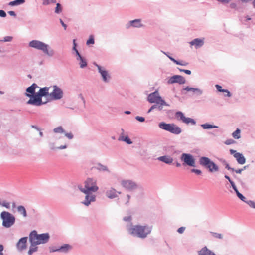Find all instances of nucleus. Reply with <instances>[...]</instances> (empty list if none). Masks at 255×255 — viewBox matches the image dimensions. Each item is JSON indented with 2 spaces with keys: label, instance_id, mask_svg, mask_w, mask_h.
I'll list each match as a JSON object with an SVG mask.
<instances>
[{
  "label": "nucleus",
  "instance_id": "nucleus-55",
  "mask_svg": "<svg viewBox=\"0 0 255 255\" xmlns=\"http://www.w3.org/2000/svg\"><path fill=\"white\" fill-rule=\"evenodd\" d=\"M231 184V186L232 187V188H233V189L234 190L235 193H237V191H239L237 187H236V185H235V183L234 181H233L232 182H231L230 183Z\"/></svg>",
  "mask_w": 255,
  "mask_h": 255
},
{
  "label": "nucleus",
  "instance_id": "nucleus-45",
  "mask_svg": "<svg viewBox=\"0 0 255 255\" xmlns=\"http://www.w3.org/2000/svg\"><path fill=\"white\" fill-rule=\"evenodd\" d=\"M246 204H247L250 207L255 209V202L252 200H246V202H245Z\"/></svg>",
  "mask_w": 255,
  "mask_h": 255
},
{
  "label": "nucleus",
  "instance_id": "nucleus-33",
  "mask_svg": "<svg viewBox=\"0 0 255 255\" xmlns=\"http://www.w3.org/2000/svg\"><path fill=\"white\" fill-rule=\"evenodd\" d=\"M94 168L100 171H109L106 166L104 165L101 163H98L96 166L94 167Z\"/></svg>",
  "mask_w": 255,
  "mask_h": 255
},
{
  "label": "nucleus",
  "instance_id": "nucleus-59",
  "mask_svg": "<svg viewBox=\"0 0 255 255\" xmlns=\"http://www.w3.org/2000/svg\"><path fill=\"white\" fill-rule=\"evenodd\" d=\"M216 0L222 4H227V3H229L232 0Z\"/></svg>",
  "mask_w": 255,
  "mask_h": 255
},
{
  "label": "nucleus",
  "instance_id": "nucleus-11",
  "mask_svg": "<svg viewBox=\"0 0 255 255\" xmlns=\"http://www.w3.org/2000/svg\"><path fill=\"white\" fill-rule=\"evenodd\" d=\"M81 192L86 194L85 200L82 202V203L86 206H88L91 202L96 201V196L92 194V192H85L83 190H79Z\"/></svg>",
  "mask_w": 255,
  "mask_h": 255
},
{
  "label": "nucleus",
  "instance_id": "nucleus-41",
  "mask_svg": "<svg viewBox=\"0 0 255 255\" xmlns=\"http://www.w3.org/2000/svg\"><path fill=\"white\" fill-rule=\"evenodd\" d=\"M95 43V40L94 36L91 35L89 36L88 39L86 41V44L89 45L91 44H94Z\"/></svg>",
  "mask_w": 255,
  "mask_h": 255
},
{
  "label": "nucleus",
  "instance_id": "nucleus-44",
  "mask_svg": "<svg viewBox=\"0 0 255 255\" xmlns=\"http://www.w3.org/2000/svg\"><path fill=\"white\" fill-rule=\"evenodd\" d=\"M38 250V247L35 246L32 247L31 246L30 247L29 250L28 252V254L29 255H31L34 252H36Z\"/></svg>",
  "mask_w": 255,
  "mask_h": 255
},
{
  "label": "nucleus",
  "instance_id": "nucleus-13",
  "mask_svg": "<svg viewBox=\"0 0 255 255\" xmlns=\"http://www.w3.org/2000/svg\"><path fill=\"white\" fill-rule=\"evenodd\" d=\"M229 152L236 158L238 164L243 165L246 163V158L242 153L237 152L236 150L234 149H230Z\"/></svg>",
  "mask_w": 255,
  "mask_h": 255
},
{
  "label": "nucleus",
  "instance_id": "nucleus-47",
  "mask_svg": "<svg viewBox=\"0 0 255 255\" xmlns=\"http://www.w3.org/2000/svg\"><path fill=\"white\" fill-rule=\"evenodd\" d=\"M191 172L195 173L196 174L198 175H200L202 174V171L197 169L193 168L191 170Z\"/></svg>",
  "mask_w": 255,
  "mask_h": 255
},
{
  "label": "nucleus",
  "instance_id": "nucleus-36",
  "mask_svg": "<svg viewBox=\"0 0 255 255\" xmlns=\"http://www.w3.org/2000/svg\"><path fill=\"white\" fill-rule=\"evenodd\" d=\"M220 161L225 165V167L227 170L231 171L232 172H234V168L230 166L229 164L227 162V161L224 159H220Z\"/></svg>",
  "mask_w": 255,
  "mask_h": 255
},
{
  "label": "nucleus",
  "instance_id": "nucleus-4",
  "mask_svg": "<svg viewBox=\"0 0 255 255\" xmlns=\"http://www.w3.org/2000/svg\"><path fill=\"white\" fill-rule=\"evenodd\" d=\"M84 183V188L81 185L78 186L79 190H83L85 192H96L99 189V187L97 185V180L94 178H87Z\"/></svg>",
  "mask_w": 255,
  "mask_h": 255
},
{
  "label": "nucleus",
  "instance_id": "nucleus-51",
  "mask_svg": "<svg viewBox=\"0 0 255 255\" xmlns=\"http://www.w3.org/2000/svg\"><path fill=\"white\" fill-rule=\"evenodd\" d=\"M215 87H216L217 90L219 92H226V91L224 90V89H223L222 86L216 84L215 85Z\"/></svg>",
  "mask_w": 255,
  "mask_h": 255
},
{
  "label": "nucleus",
  "instance_id": "nucleus-6",
  "mask_svg": "<svg viewBox=\"0 0 255 255\" xmlns=\"http://www.w3.org/2000/svg\"><path fill=\"white\" fill-rule=\"evenodd\" d=\"M158 126L161 129L175 135H178L182 132L181 128L174 123H166L161 122L159 123Z\"/></svg>",
  "mask_w": 255,
  "mask_h": 255
},
{
  "label": "nucleus",
  "instance_id": "nucleus-24",
  "mask_svg": "<svg viewBox=\"0 0 255 255\" xmlns=\"http://www.w3.org/2000/svg\"><path fill=\"white\" fill-rule=\"evenodd\" d=\"M159 95V94L157 90L155 91L148 95L147 97V100L150 103H155V102L156 101Z\"/></svg>",
  "mask_w": 255,
  "mask_h": 255
},
{
  "label": "nucleus",
  "instance_id": "nucleus-16",
  "mask_svg": "<svg viewBox=\"0 0 255 255\" xmlns=\"http://www.w3.org/2000/svg\"><path fill=\"white\" fill-rule=\"evenodd\" d=\"M50 239V235L48 233L40 234L38 235V240L33 244L38 245L41 244L47 243Z\"/></svg>",
  "mask_w": 255,
  "mask_h": 255
},
{
  "label": "nucleus",
  "instance_id": "nucleus-18",
  "mask_svg": "<svg viewBox=\"0 0 255 255\" xmlns=\"http://www.w3.org/2000/svg\"><path fill=\"white\" fill-rule=\"evenodd\" d=\"M143 26V25L141 23V20L140 19H136L130 20L126 24V28L127 29H129L131 27L134 28H140Z\"/></svg>",
  "mask_w": 255,
  "mask_h": 255
},
{
  "label": "nucleus",
  "instance_id": "nucleus-42",
  "mask_svg": "<svg viewBox=\"0 0 255 255\" xmlns=\"http://www.w3.org/2000/svg\"><path fill=\"white\" fill-rule=\"evenodd\" d=\"M210 234L215 238L222 239L223 238V235L220 233H218L214 232H210Z\"/></svg>",
  "mask_w": 255,
  "mask_h": 255
},
{
  "label": "nucleus",
  "instance_id": "nucleus-37",
  "mask_svg": "<svg viewBox=\"0 0 255 255\" xmlns=\"http://www.w3.org/2000/svg\"><path fill=\"white\" fill-rule=\"evenodd\" d=\"M241 130L239 128H237L235 131L232 133V136L235 139H239L241 138L240 135Z\"/></svg>",
  "mask_w": 255,
  "mask_h": 255
},
{
  "label": "nucleus",
  "instance_id": "nucleus-5",
  "mask_svg": "<svg viewBox=\"0 0 255 255\" xmlns=\"http://www.w3.org/2000/svg\"><path fill=\"white\" fill-rule=\"evenodd\" d=\"M199 163L200 165L207 169L209 172L213 173L219 170V166L207 157H201L199 158Z\"/></svg>",
  "mask_w": 255,
  "mask_h": 255
},
{
  "label": "nucleus",
  "instance_id": "nucleus-22",
  "mask_svg": "<svg viewBox=\"0 0 255 255\" xmlns=\"http://www.w3.org/2000/svg\"><path fill=\"white\" fill-rule=\"evenodd\" d=\"M39 234L35 230L32 231L29 234V242H30L31 246H35L36 245L33 244V242H35L37 241Z\"/></svg>",
  "mask_w": 255,
  "mask_h": 255
},
{
  "label": "nucleus",
  "instance_id": "nucleus-39",
  "mask_svg": "<svg viewBox=\"0 0 255 255\" xmlns=\"http://www.w3.org/2000/svg\"><path fill=\"white\" fill-rule=\"evenodd\" d=\"M53 131L55 133H62L65 132V130L64 129V128H63V127L62 126H59V127L54 128Z\"/></svg>",
  "mask_w": 255,
  "mask_h": 255
},
{
  "label": "nucleus",
  "instance_id": "nucleus-21",
  "mask_svg": "<svg viewBox=\"0 0 255 255\" xmlns=\"http://www.w3.org/2000/svg\"><path fill=\"white\" fill-rule=\"evenodd\" d=\"M121 194V192H118L115 189L111 188L106 192V196L110 199H114L118 197L117 194Z\"/></svg>",
  "mask_w": 255,
  "mask_h": 255
},
{
  "label": "nucleus",
  "instance_id": "nucleus-38",
  "mask_svg": "<svg viewBox=\"0 0 255 255\" xmlns=\"http://www.w3.org/2000/svg\"><path fill=\"white\" fill-rule=\"evenodd\" d=\"M63 10V7L60 3H56V6L55 8V13L56 14H59L62 12Z\"/></svg>",
  "mask_w": 255,
  "mask_h": 255
},
{
  "label": "nucleus",
  "instance_id": "nucleus-28",
  "mask_svg": "<svg viewBox=\"0 0 255 255\" xmlns=\"http://www.w3.org/2000/svg\"><path fill=\"white\" fill-rule=\"evenodd\" d=\"M17 210L19 214L22 215L23 217H27V211L25 208L22 205H19L17 207Z\"/></svg>",
  "mask_w": 255,
  "mask_h": 255
},
{
  "label": "nucleus",
  "instance_id": "nucleus-48",
  "mask_svg": "<svg viewBox=\"0 0 255 255\" xmlns=\"http://www.w3.org/2000/svg\"><path fill=\"white\" fill-rule=\"evenodd\" d=\"M1 205L7 209H9L10 207V203L6 202V201H4L2 203H1Z\"/></svg>",
  "mask_w": 255,
  "mask_h": 255
},
{
  "label": "nucleus",
  "instance_id": "nucleus-27",
  "mask_svg": "<svg viewBox=\"0 0 255 255\" xmlns=\"http://www.w3.org/2000/svg\"><path fill=\"white\" fill-rule=\"evenodd\" d=\"M191 45H194L196 48H198L204 45V41L199 38H196L190 42Z\"/></svg>",
  "mask_w": 255,
  "mask_h": 255
},
{
  "label": "nucleus",
  "instance_id": "nucleus-3",
  "mask_svg": "<svg viewBox=\"0 0 255 255\" xmlns=\"http://www.w3.org/2000/svg\"><path fill=\"white\" fill-rule=\"evenodd\" d=\"M29 46L41 50L50 57L52 56L54 54V51L51 49L48 44L38 40L31 41L29 43Z\"/></svg>",
  "mask_w": 255,
  "mask_h": 255
},
{
  "label": "nucleus",
  "instance_id": "nucleus-20",
  "mask_svg": "<svg viewBox=\"0 0 255 255\" xmlns=\"http://www.w3.org/2000/svg\"><path fill=\"white\" fill-rule=\"evenodd\" d=\"M157 160L164 162L168 165H171L173 163V158L170 156L164 155L157 158Z\"/></svg>",
  "mask_w": 255,
  "mask_h": 255
},
{
  "label": "nucleus",
  "instance_id": "nucleus-56",
  "mask_svg": "<svg viewBox=\"0 0 255 255\" xmlns=\"http://www.w3.org/2000/svg\"><path fill=\"white\" fill-rule=\"evenodd\" d=\"M158 106H159V105H158L157 104H154L148 110L147 113H150L154 109H158Z\"/></svg>",
  "mask_w": 255,
  "mask_h": 255
},
{
  "label": "nucleus",
  "instance_id": "nucleus-54",
  "mask_svg": "<svg viewBox=\"0 0 255 255\" xmlns=\"http://www.w3.org/2000/svg\"><path fill=\"white\" fill-rule=\"evenodd\" d=\"M224 143L226 145H231V144H232L235 143V141H234L232 139H229L226 140Z\"/></svg>",
  "mask_w": 255,
  "mask_h": 255
},
{
  "label": "nucleus",
  "instance_id": "nucleus-63",
  "mask_svg": "<svg viewBox=\"0 0 255 255\" xmlns=\"http://www.w3.org/2000/svg\"><path fill=\"white\" fill-rule=\"evenodd\" d=\"M185 230V227H181L178 229L177 232L180 234H182L184 232Z\"/></svg>",
  "mask_w": 255,
  "mask_h": 255
},
{
  "label": "nucleus",
  "instance_id": "nucleus-57",
  "mask_svg": "<svg viewBox=\"0 0 255 255\" xmlns=\"http://www.w3.org/2000/svg\"><path fill=\"white\" fill-rule=\"evenodd\" d=\"M123 220L126 222H131L132 220L131 216H125L123 218Z\"/></svg>",
  "mask_w": 255,
  "mask_h": 255
},
{
  "label": "nucleus",
  "instance_id": "nucleus-15",
  "mask_svg": "<svg viewBox=\"0 0 255 255\" xmlns=\"http://www.w3.org/2000/svg\"><path fill=\"white\" fill-rule=\"evenodd\" d=\"M38 87L36 83H33L30 86L27 87L26 89V92L25 95L29 97V99H34L36 92H35V89Z\"/></svg>",
  "mask_w": 255,
  "mask_h": 255
},
{
  "label": "nucleus",
  "instance_id": "nucleus-2",
  "mask_svg": "<svg viewBox=\"0 0 255 255\" xmlns=\"http://www.w3.org/2000/svg\"><path fill=\"white\" fill-rule=\"evenodd\" d=\"M49 89L50 87H48L40 88L39 91L36 92L34 98L29 99L26 102V104L36 106H40L42 105L46 104L47 102H43L42 97L50 96V93H49Z\"/></svg>",
  "mask_w": 255,
  "mask_h": 255
},
{
  "label": "nucleus",
  "instance_id": "nucleus-14",
  "mask_svg": "<svg viewBox=\"0 0 255 255\" xmlns=\"http://www.w3.org/2000/svg\"><path fill=\"white\" fill-rule=\"evenodd\" d=\"M94 65L97 67L98 72L102 77L103 81L105 83L108 82L111 78V76L108 71L97 63H94Z\"/></svg>",
  "mask_w": 255,
  "mask_h": 255
},
{
  "label": "nucleus",
  "instance_id": "nucleus-40",
  "mask_svg": "<svg viewBox=\"0 0 255 255\" xmlns=\"http://www.w3.org/2000/svg\"><path fill=\"white\" fill-rule=\"evenodd\" d=\"M56 0H43L42 5H48L50 4L56 3Z\"/></svg>",
  "mask_w": 255,
  "mask_h": 255
},
{
  "label": "nucleus",
  "instance_id": "nucleus-31",
  "mask_svg": "<svg viewBox=\"0 0 255 255\" xmlns=\"http://www.w3.org/2000/svg\"><path fill=\"white\" fill-rule=\"evenodd\" d=\"M76 59L77 60H80V67L81 68H84L87 67V62L85 58H84L83 57L81 56L80 58H76Z\"/></svg>",
  "mask_w": 255,
  "mask_h": 255
},
{
  "label": "nucleus",
  "instance_id": "nucleus-25",
  "mask_svg": "<svg viewBox=\"0 0 255 255\" xmlns=\"http://www.w3.org/2000/svg\"><path fill=\"white\" fill-rule=\"evenodd\" d=\"M198 255H216L213 252L209 250L206 246L202 248L198 251Z\"/></svg>",
  "mask_w": 255,
  "mask_h": 255
},
{
  "label": "nucleus",
  "instance_id": "nucleus-58",
  "mask_svg": "<svg viewBox=\"0 0 255 255\" xmlns=\"http://www.w3.org/2000/svg\"><path fill=\"white\" fill-rule=\"evenodd\" d=\"M6 16V13L3 10H0V17L4 18Z\"/></svg>",
  "mask_w": 255,
  "mask_h": 255
},
{
  "label": "nucleus",
  "instance_id": "nucleus-17",
  "mask_svg": "<svg viewBox=\"0 0 255 255\" xmlns=\"http://www.w3.org/2000/svg\"><path fill=\"white\" fill-rule=\"evenodd\" d=\"M191 91L193 92V94H195L197 96H200L203 94V90L198 88H193L189 86H187L183 88L181 91L182 94H185V91Z\"/></svg>",
  "mask_w": 255,
  "mask_h": 255
},
{
  "label": "nucleus",
  "instance_id": "nucleus-26",
  "mask_svg": "<svg viewBox=\"0 0 255 255\" xmlns=\"http://www.w3.org/2000/svg\"><path fill=\"white\" fill-rule=\"evenodd\" d=\"M59 249L60 253H67L72 249V246L68 244H64L59 246Z\"/></svg>",
  "mask_w": 255,
  "mask_h": 255
},
{
  "label": "nucleus",
  "instance_id": "nucleus-60",
  "mask_svg": "<svg viewBox=\"0 0 255 255\" xmlns=\"http://www.w3.org/2000/svg\"><path fill=\"white\" fill-rule=\"evenodd\" d=\"M65 135L69 139H72L73 138V135L71 132L70 133H65Z\"/></svg>",
  "mask_w": 255,
  "mask_h": 255
},
{
  "label": "nucleus",
  "instance_id": "nucleus-46",
  "mask_svg": "<svg viewBox=\"0 0 255 255\" xmlns=\"http://www.w3.org/2000/svg\"><path fill=\"white\" fill-rule=\"evenodd\" d=\"M59 247L52 246L49 247V251L50 253H53L55 252H59Z\"/></svg>",
  "mask_w": 255,
  "mask_h": 255
},
{
  "label": "nucleus",
  "instance_id": "nucleus-49",
  "mask_svg": "<svg viewBox=\"0 0 255 255\" xmlns=\"http://www.w3.org/2000/svg\"><path fill=\"white\" fill-rule=\"evenodd\" d=\"M13 39V37L12 36H7L3 38V39L1 40V41L3 42H10Z\"/></svg>",
  "mask_w": 255,
  "mask_h": 255
},
{
  "label": "nucleus",
  "instance_id": "nucleus-30",
  "mask_svg": "<svg viewBox=\"0 0 255 255\" xmlns=\"http://www.w3.org/2000/svg\"><path fill=\"white\" fill-rule=\"evenodd\" d=\"M175 118L178 120L181 121L182 122H184L186 117L184 113L180 111H177L175 114Z\"/></svg>",
  "mask_w": 255,
  "mask_h": 255
},
{
  "label": "nucleus",
  "instance_id": "nucleus-50",
  "mask_svg": "<svg viewBox=\"0 0 255 255\" xmlns=\"http://www.w3.org/2000/svg\"><path fill=\"white\" fill-rule=\"evenodd\" d=\"M169 59L177 65H181V61L177 60L173 57H169Z\"/></svg>",
  "mask_w": 255,
  "mask_h": 255
},
{
  "label": "nucleus",
  "instance_id": "nucleus-32",
  "mask_svg": "<svg viewBox=\"0 0 255 255\" xmlns=\"http://www.w3.org/2000/svg\"><path fill=\"white\" fill-rule=\"evenodd\" d=\"M201 127L204 129H210L218 128V126L206 123L201 125Z\"/></svg>",
  "mask_w": 255,
  "mask_h": 255
},
{
  "label": "nucleus",
  "instance_id": "nucleus-62",
  "mask_svg": "<svg viewBox=\"0 0 255 255\" xmlns=\"http://www.w3.org/2000/svg\"><path fill=\"white\" fill-rule=\"evenodd\" d=\"M77 47V44L76 43V40L73 39V47L72 50H76Z\"/></svg>",
  "mask_w": 255,
  "mask_h": 255
},
{
  "label": "nucleus",
  "instance_id": "nucleus-61",
  "mask_svg": "<svg viewBox=\"0 0 255 255\" xmlns=\"http://www.w3.org/2000/svg\"><path fill=\"white\" fill-rule=\"evenodd\" d=\"M229 7L231 9H238L236 3H234V2H232V3H230V4L229 5Z\"/></svg>",
  "mask_w": 255,
  "mask_h": 255
},
{
  "label": "nucleus",
  "instance_id": "nucleus-64",
  "mask_svg": "<svg viewBox=\"0 0 255 255\" xmlns=\"http://www.w3.org/2000/svg\"><path fill=\"white\" fill-rule=\"evenodd\" d=\"M59 21H60V23H61V24L62 25V26L64 28V29L66 30L67 28V25L65 23H64V22L61 19H59Z\"/></svg>",
  "mask_w": 255,
  "mask_h": 255
},
{
  "label": "nucleus",
  "instance_id": "nucleus-34",
  "mask_svg": "<svg viewBox=\"0 0 255 255\" xmlns=\"http://www.w3.org/2000/svg\"><path fill=\"white\" fill-rule=\"evenodd\" d=\"M118 140L124 141L128 144H131L132 143V141L130 139V138L128 136H120L119 137Z\"/></svg>",
  "mask_w": 255,
  "mask_h": 255
},
{
  "label": "nucleus",
  "instance_id": "nucleus-9",
  "mask_svg": "<svg viewBox=\"0 0 255 255\" xmlns=\"http://www.w3.org/2000/svg\"><path fill=\"white\" fill-rule=\"evenodd\" d=\"M53 91L50 93V96L53 100H58L62 99L64 95V92L61 88L57 85L53 86Z\"/></svg>",
  "mask_w": 255,
  "mask_h": 255
},
{
  "label": "nucleus",
  "instance_id": "nucleus-35",
  "mask_svg": "<svg viewBox=\"0 0 255 255\" xmlns=\"http://www.w3.org/2000/svg\"><path fill=\"white\" fill-rule=\"evenodd\" d=\"M183 123L187 125L191 124L192 125H195L196 124V122L194 119L189 117H186Z\"/></svg>",
  "mask_w": 255,
  "mask_h": 255
},
{
  "label": "nucleus",
  "instance_id": "nucleus-7",
  "mask_svg": "<svg viewBox=\"0 0 255 255\" xmlns=\"http://www.w3.org/2000/svg\"><path fill=\"white\" fill-rule=\"evenodd\" d=\"M0 218L2 220V226L6 228L11 227L15 222V217L7 211H2L0 214Z\"/></svg>",
  "mask_w": 255,
  "mask_h": 255
},
{
  "label": "nucleus",
  "instance_id": "nucleus-53",
  "mask_svg": "<svg viewBox=\"0 0 255 255\" xmlns=\"http://www.w3.org/2000/svg\"><path fill=\"white\" fill-rule=\"evenodd\" d=\"M135 118L137 121L140 122H144L145 121V118L141 116H137Z\"/></svg>",
  "mask_w": 255,
  "mask_h": 255
},
{
  "label": "nucleus",
  "instance_id": "nucleus-29",
  "mask_svg": "<svg viewBox=\"0 0 255 255\" xmlns=\"http://www.w3.org/2000/svg\"><path fill=\"white\" fill-rule=\"evenodd\" d=\"M25 2V0H15L9 2L8 5L10 6H18L23 4Z\"/></svg>",
  "mask_w": 255,
  "mask_h": 255
},
{
  "label": "nucleus",
  "instance_id": "nucleus-52",
  "mask_svg": "<svg viewBox=\"0 0 255 255\" xmlns=\"http://www.w3.org/2000/svg\"><path fill=\"white\" fill-rule=\"evenodd\" d=\"M177 69L180 71V72H183L185 74L187 75H190L191 74V71L189 70H186V69H181L180 68H177Z\"/></svg>",
  "mask_w": 255,
  "mask_h": 255
},
{
  "label": "nucleus",
  "instance_id": "nucleus-12",
  "mask_svg": "<svg viewBox=\"0 0 255 255\" xmlns=\"http://www.w3.org/2000/svg\"><path fill=\"white\" fill-rule=\"evenodd\" d=\"M186 80L183 76L179 75H174L170 77L168 81V84H172L174 83H178L179 84H183L185 83Z\"/></svg>",
  "mask_w": 255,
  "mask_h": 255
},
{
  "label": "nucleus",
  "instance_id": "nucleus-1",
  "mask_svg": "<svg viewBox=\"0 0 255 255\" xmlns=\"http://www.w3.org/2000/svg\"><path fill=\"white\" fill-rule=\"evenodd\" d=\"M152 229V226L147 224L132 225L128 228V232L133 237L141 239L146 238Z\"/></svg>",
  "mask_w": 255,
  "mask_h": 255
},
{
  "label": "nucleus",
  "instance_id": "nucleus-19",
  "mask_svg": "<svg viewBox=\"0 0 255 255\" xmlns=\"http://www.w3.org/2000/svg\"><path fill=\"white\" fill-rule=\"evenodd\" d=\"M27 241V237H22L19 240L18 242L16 244V247L18 251H22L26 249Z\"/></svg>",
  "mask_w": 255,
  "mask_h": 255
},
{
  "label": "nucleus",
  "instance_id": "nucleus-8",
  "mask_svg": "<svg viewBox=\"0 0 255 255\" xmlns=\"http://www.w3.org/2000/svg\"><path fill=\"white\" fill-rule=\"evenodd\" d=\"M180 159L183 162L184 166L188 165L190 167H195V159L194 156L190 153H182Z\"/></svg>",
  "mask_w": 255,
  "mask_h": 255
},
{
  "label": "nucleus",
  "instance_id": "nucleus-23",
  "mask_svg": "<svg viewBox=\"0 0 255 255\" xmlns=\"http://www.w3.org/2000/svg\"><path fill=\"white\" fill-rule=\"evenodd\" d=\"M156 104L159 105L158 106V110L159 111H161L162 110L163 106H169V105L165 102V101L162 98V97L159 95L158 97H157V99L156 102H155Z\"/></svg>",
  "mask_w": 255,
  "mask_h": 255
},
{
  "label": "nucleus",
  "instance_id": "nucleus-43",
  "mask_svg": "<svg viewBox=\"0 0 255 255\" xmlns=\"http://www.w3.org/2000/svg\"><path fill=\"white\" fill-rule=\"evenodd\" d=\"M237 196L243 202H246L247 199L246 197L242 194L239 191H237V193H236Z\"/></svg>",
  "mask_w": 255,
  "mask_h": 255
},
{
  "label": "nucleus",
  "instance_id": "nucleus-10",
  "mask_svg": "<svg viewBox=\"0 0 255 255\" xmlns=\"http://www.w3.org/2000/svg\"><path fill=\"white\" fill-rule=\"evenodd\" d=\"M122 186L128 191H133L137 188L138 185L134 181L131 180H123L121 182Z\"/></svg>",
  "mask_w": 255,
  "mask_h": 255
}]
</instances>
